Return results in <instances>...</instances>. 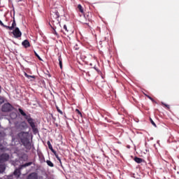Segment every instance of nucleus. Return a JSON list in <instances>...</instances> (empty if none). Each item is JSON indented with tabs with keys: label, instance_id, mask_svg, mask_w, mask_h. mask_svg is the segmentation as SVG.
I'll list each match as a JSON object with an SVG mask.
<instances>
[{
	"label": "nucleus",
	"instance_id": "obj_22",
	"mask_svg": "<svg viewBox=\"0 0 179 179\" xmlns=\"http://www.w3.org/2000/svg\"><path fill=\"white\" fill-rule=\"evenodd\" d=\"M78 10H79L81 13H83V7H82V5L78 4Z\"/></svg>",
	"mask_w": 179,
	"mask_h": 179
},
{
	"label": "nucleus",
	"instance_id": "obj_36",
	"mask_svg": "<svg viewBox=\"0 0 179 179\" xmlns=\"http://www.w3.org/2000/svg\"><path fill=\"white\" fill-rule=\"evenodd\" d=\"M133 100H134V101H136L135 100V99H134V98H133Z\"/></svg>",
	"mask_w": 179,
	"mask_h": 179
},
{
	"label": "nucleus",
	"instance_id": "obj_12",
	"mask_svg": "<svg viewBox=\"0 0 179 179\" xmlns=\"http://www.w3.org/2000/svg\"><path fill=\"white\" fill-rule=\"evenodd\" d=\"M134 160L138 164L143 163V162H145V160H143L142 158H139L138 157H135Z\"/></svg>",
	"mask_w": 179,
	"mask_h": 179
},
{
	"label": "nucleus",
	"instance_id": "obj_16",
	"mask_svg": "<svg viewBox=\"0 0 179 179\" xmlns=\"http://www.w3.org/2000/svg\"><path fill=\"white\" fill-rule=\"evenodd\" d=\"M6 169V167L3 164H0V173H3L5 170Z\"/></svg>",
	"mask_w": 179,
	"mask_h": 179
},
{
	"label": "nucleus",
	"instance_id": "obj_23",
	"mask_svg": "<svg viewBox=\"0 0 179 179\" xmlns=\"http://www.w3.org/2000/svg\"><path fill=\"white\" fill-rule=\"evenodd\" d=\"M24 76L26 78H28V79H29V78H32V79H36V76H29V74H27V73H24Z\"/></svg>",
	"mask_w": 179,
	"mask_h": 179
},
{
	"label": "nucleus",
	"instance_id": "obj_9",
	"mask_svg": "<svg viewBox=\"0 0 179 179\" xmlns=\"http://www.w3.org/2000/svg\"><path fill=\"white\" fill-rule=\"evenodd\" d=\"M25 120H27L28 124H29L31 128H34L36 127V123H34V120L31 118L30 116H27L25 117Z\"/></svg>",
	"mask_w": 179,
	"mask_h": 179
},
{
	"label": "nucleus",
	"instance_id": "obj_20",
	"mask_svg": "<svg viewBox=\"0 0 179 179\" xmlns=\"http://www.w3.org/2000/svg\"><path fill=\"white\" fill-rule=\"evenodd\" d=\"M59 65L60 66V69H62V57H61V56L59 57Z\"/></svg>",
	"mask_w": 179,
	"mask_h": 179
},
{
	"label": "nucleus",
	"instance_id": "obj_15",
	"mask_svg": "<svg viewBox=\"0 0 179 179\" xmlns=\"http://www.w3.org/2000/svg\"><path fill=\"white\" fill-rule=\"evenodd\" d=\"M19 111H20L21 115H22L23 117H25V118H26L27 117H29V115H27L26 114V113H24V111H23V110H22L21 108H19Z\"/></svg>",
	"mask_w": 179,
	"mask_h": 179
},
{
	"label": "nucleus",
	"instance_id": "obj_13",
	"mask_svg": "<svg viewBox=\"0 0 179 179\" xmlns=\"http://www.w3.org/2000/svg\"><path fill=\"white\" fill-rule=\"evenodd\" d=\"M13 174L17 178H19L20 177V169H15Z\"/></svg>",
	"mask_w": 179,
	"mask_h": 179
},
{
	"label": "nucleus",
	"instance_id": "obj_32",
	"mask_svg": "<svg viewBox=\"0 0 179 179\" xmlns=\"http://www.w3.org/2000/svg\"><path fill=\"white\" fill-rule=\"evenodd\" d=\"M51 152H52L54 153L55 156L57 155V151H55V149H53V151L51 150Z\"/></svg>",
	"mask_w": 179,
	"mask_h": 179
},
{
	"label": "nucleus",
	"instance_id": "obj_1",
	"mask_svg": "<svg viewBox=\"0 0 179 179\" xmlns=\"http://www.w3.org/2000/svg\"><path fill=\"white\" fill-rule=\"evenodd\" d=\"M18 139H20V142L22 145L27 148L29 149L31 148V144L30 143V139L29 138V132L21 131L17 135Z\"/></svg>",
	"mask_w": 179,
	"mask_h": 179
},
{
	"label": "nucleus",
	"instance_id": "obj_26",
	"mask_svg": "<svg viewBox=\"0 0 179 179\" xmlns=\"http://www.w3.org/2000/svg\"><path fill=\"white\" fill-rule=\"evenodd\" d=\"M76 113L78 114V115H80V117H82V113L80 112V110H79V109H76Z\"/></svg>",
	"mask_w": 179,
	"mask_h": 179
},
{
	"label": "nucleus",
	"instance_id": "obj_4",
	"mask_svg": "<svg viewBox=\"0 0 179 179\" xmlns=\"http://www.w3.org/2000/svg\"><path fill=\"white\" fill-rule=\"evenodd\" d=\"M12 110H13V106L9 103H4L1 107V111L3 113H10Z\"/></svg>",
	"mask_w": 179,
	"mask_h": 179
},
{
	"label": "nucleus",
	"instance_id": "obj_30",
	"mask_svg": "<svg viewBox=\"0 0 179 179\" xmlns=\"http://www.w3.org/2000/svg\"><path fill=\"white\" fill-rule=\"evenodd\" d=\"M163 106H164L165 107H166V108H168V110H170V105H167L166 103H162Z\"/></svg>",
	"mask_w": 179,
	"mask_h": 179
},
{
	"label": "nucleus",
	"instance_id": "obj_25",
	"mask_svg": "<svg viewBox=\"0 0 179 179\" xmlns=\"http://www.w3.org/2000/svg\"><path fill=\"white\" fill-rule=\"evenodd\" d=\"M57 110L58 111V113L59 114H61V115H64V112H62V110H61V109H59V108L58 106H56Z\"/></svg>",
	"mask_w": 179,
	"mask_h": 179
},
{
	"label": "nucleus",
	"instance_id": "obj_17",
	"mask_svg": "<svg viewBox=\"0 0 179 179\" xmlns=\"http://www.w3.org/2000/svg\"><path fill=\"white\" fill-rule=\"evenodd\" d=\"M63 29L64 30V34L66 35L68 34V33H69V31L68 30V27H66V25H64Z\"/></svg>",
	"mask_w": 179,
	"mask_h": 179
},
{
	"label": "nucleus",
	"instance_id": "obj_27",
	"mask_svg": "<svg viewBox=\"0 0 179 179\" xmlns=\"http://www.w3.org/2000/svg\"><path fill=\"white\" fill-rule=\"evenodd\" d=\"M5 101V99L2 96H0V104H2Z\"/></svg>",
	"mask_w": 179,
	"mask_h": 179
},
{
	"label": "nucleus",
	"instance_id": "obj_28",
	"mask_svg": "<svg viewBox=\"0 0 179 179\" xmlns=\"http://www.w3.org/2000/svg\"><path fill=\"white\" fill-rule=\"evenodd\" d=\"M54 31H53V34H55V36H58V33H57V31H55V27H52Z\"/></svg>",
	"mask_w": 179,
	"mask_h": 179
},
{
	"label": "nucleus",
	"instance_id": "obj_7",
	"mask_svg": "<svg viewBox=\"0 0 179 179\" xmlns=\"http://www.w3.org/2000/svg\"><path fill=\"white\" fill-rule=\"evenodd\" d=\"M9 160V155L4 153L0 155V163H5Z\"/></svg>",
	"mask_w": 179,
	"mask_h": 179
},
{
	"label": "nucleus",
	"instance_id": "obj_11",
	"mask_svg": "<svg viewBox=\"0 0 179 179\" xmlns=\"http://www.w3.org/2000/svg\"><path fill=\"white\" fill-rule=\"evenodd\" d=\"M22 45L24 48H29V47H30V42H29V40L26 39L22 42Z\"/></svg>",
	"mask_w": 179,
	"mask_h": 179
},
{
	"label": "nucleus",
	"instance_id": "obj_29",
	"mask_svg": "<svg viewBox=\"0 0 179 179\" xmlns=\"http://www.w3.org/2000/svg\"><path fill=\"white\" fill-rule=\"evenodd\" d=\"M148 99H149L150 100H151V101L154 102L155 99H153V98H152L150 96L147 95Z\"/></svg>",
	"mask_w": 179,
	"mask_h": 179
},
{
	"label": "nucleus",
	"instance_id": "obj_10",
	"mask_svg": "<svg viewBox=\"0 0 179 179\" xmlns=\"http://www.w3.org/2000/svg\"><path fill=\"white\" fill-rule=\"evenodd\" d=\"M27 179H38V176L36 173H30Z\"/></svg>",
	"mask_w": 179,
	"mask_h": 179
},
{
	"label": "nucleus",
	"instance_id": "obj_18",
	"mask_svg": "<svg viewBox=\"0 0 179 179\" xmlns=\"http://www.w3.org/2000/svg\"><path fill=\"white\" fill-rule=\"evenodd\" d=\"M34 134L36 135V134H38V129L36 126L31 128Z\"/></svg>",
	"mask_w": 179,
	"mask_h": 179
},
{
	"label": "nucleus",
	"instance_id": "obj_2",
	"mask_svg": "<svg viewBox=\"0 0 179 179\" xmlns=\"http://www.w3.org/2000/svg\"><path fill=\"white\" fill-rule=\"evenodd\" d=\"M82 23L85 24H89V22H92V13H86L83 14V18H81Z\"/></svg>",
	"mask_w": 179,
	"mask_h": 179
},
{
	"label": "nucleus",
	"instance_id": "obj_37",
	"mask_svg": "<svg viewBox=\"0 0 179 179\" xmlns=\"http://www.w3.org/2000/svg\"><path fill=\"white\" fill-rule=\"evenodd\" d=\"M0 89H1V85H0Z\"/></svg>",
	"mask_w": 179,
	"mask_h": 179
},
{
	"label": "nucleus",
	"instance_id": "obj_31",
	"mask_svg": "<svg viewBox=\"0 0 179 179\" xmlns=\"http://www.w3.org/2000/svg\"><path fill=\"white\" fill-rule=\"evenodd\" d=\"M150 122H151V124H152L154 127H156V123H155V122L153 121V120L150 119Z\"/></svg>",
	"mask_w": 179,
	"mask_h": 179
},
{
	"label": "nucleus",
	"instance_id": "obj_21",
	"mask_svg": "<svg viewBox=\"0 0 179 179\" xmlns=\"http://www.w3.org/2000/svg\"><path fill=\"white\" fill-rule=\"evenodd\" d=\"M47 145H48L50 150H52L53 151L54 148H52V145H51V142H50V141H48L47 142Z\"/></svg>",
	"mask_w": 179,
	"mask_h": 179
},
{
	"label": "nucleus",
	"instance_id": "obj_3",
	"mask_svg": "<svg viewBox=\"0 0 179 179\" xmlns=\"http://www.w3.org/2000/svg\"><path fill=\"white\" fill-rule=\"evenodd\" d=\"M50 17L53 22H55V20H56V23H59V20H58L59 19V13L57 10L55 9L52 10Z\"/></svg>",
	"mask_w": 179,
	"mask_h": 179
},
{
	"label": "nucleus",
	"instance_id": "obj_5",
	"mask_svg": "<svg viewBox=\"0 0 179 179\" xmlns=\"http://www.w3.org/2000/svg\"><path fill=\"white\" fill-rule=\"evenodd\" d=\"M0 26H2L3 27H5L6 29H8V30H13V29H15V27H16V20H15V18H13L11 27L6 26V25L3 24V22H2V21L0 20Z\"/></svg>",
	"mask_w": 179,
	"mask_h": 179
},
{
	"label": "nucleus",
	"instance_id": "obj_19",
	"mask_svg": "<svg viewBox=\"0 0 179 179\" xmlns=\"http://www.w3.org/2000/svg\"><path fill=\"white\" fill-rule=\"evenodd\" d=\"M46 163H47L48 166H49V167H54V163H52V162H51L50 160H47Z\"/></svg>",
	"mask_w": 179,
	"mask_h": 179
},
{
	"label": "nucleus",
	"instance_id": "obj_35",
	"mask_svg": "<svg viewBox=\"0 0 179 179\" xmlns=\"http://www.w3.org/2000/svg\"><path fill=\"white\" fill-rule=\"evenodd\" d=\"M51 27H52H52H55V29H56L55 25H54V24H53V27L51 26Z\"/></svg>",
	"mask_w": 179,
	"mask_h": 179
},
{
	"label": "nucleus",
	"instance_id": "obj_34",
	"mask_svg": "<svg viewBox=\"0 0 179 179\" xmlns=\"http://www.w3.org/2000/svg\"><path fill=\"white\" fill-rule=\"evenodd\" d=\"M58 161L59 162L61 166H62V162L61 161V159H60V160H58Z\"/></svg>",
	"mask_w": 179,
	"mask_h": 179
},
{
	"label": "nucleus",
	"instance_id": "obj_14",
	"mask_svg": "<svg viewBox=\"0 0 179 179\" xmlns=\"http://www.w3.org/2000/svg\"><path fill=\"white\" fill-rule=\"evenodd\" d=\"M33 164V162H27V163H25L24 164H22L20 166V170H22V169L23 167H29V166H31Z\"/></svg>",
	"mask_w": 179,
	"mask_h": 179
},
{
	"label": "nucleus",
	"instance_id": "obj_33",
	"mask_svg": "<svg viewBox=\"0 0 179 179\" xmlns=\"http://www.w3.org/2000/svg\"><path fill=\"white\" fill-rule=\"evenodd\" d=\"M55 157H56V159H57V160H60V158H59V157L58 156V154H57L56 155H55Z\"/></svg>",
	"mask_w": 179,
	"mask_h": 179
},
{
	"label": "nucleus",
	"instance_id": "obj_6",
	"mask_svg": "<svg viewBox=\"0 0 179 179\" xmlns=\"http://www.w3.org/2000/svg\"><path fill=\"white\" fill-rule=\"evenodd\" d=\"M12 34H13L15 38H19L22 37V31H20L19 27H15V29L12 31Z\"/></svg>",
	"mask_w": 179,
	"mask_h": 179
},
{
	"label": "nucleus",
	"instance_id": "obj_24",
	"mask_svg": "<svg viewBox=\"0 0 179 179\" xmlns=\"http://www.w3.org/2000/svg\"><path fill=\"white\" fill-rule=\"evenodd\" d=\"M34 55H36V57H37L38 59H39V61H43V59H41L40 55H38V54H37V52L36 51H34Z\"/></svg>",
	"mask_w": 179,
	"mask_h": 179
},
{
	"label": "nucleus",
	"instance_id": "obj_8",
	"mask_svg": "<svg viewBox=\"0 0 179 179\" xmlns=\"http://www.w3.org/2000/svg\"><path fill=\"white\" fill-rule=\"evenodd\" d=\"M25 120H27L28 124H29L31 128H34L36 127V123H34V120L31 118L30 116H27L25 117Z\"/></svg>",
	"mask_w": 179,
	"mask_h": 179
}]
</instances>
